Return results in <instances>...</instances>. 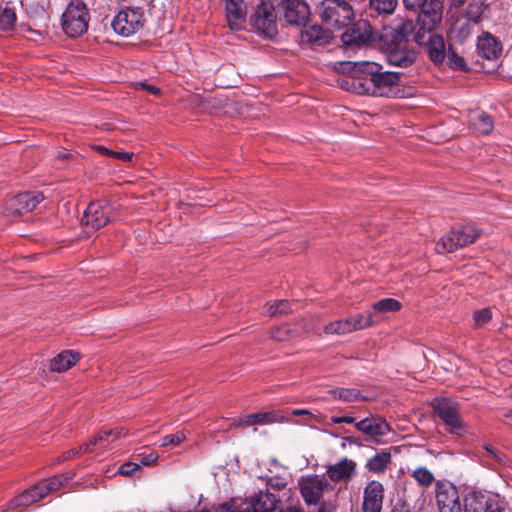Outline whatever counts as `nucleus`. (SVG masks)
Returning a JSON list of instances; mask_svg holds the SVG:
<instances>
[{
    "label": "nucleus",
    "mask_w": 512,
    "mask_h": 512,
    "mask_svg": "<svg viewBox=\"0 0 512 512\" xmlns=\"http://www.w3.org/2000/svg\"><path fill=\"white\" fill-rule=\"evenodd\" d=\"M334 70L345 77L340 85L356 94L381 97L384 95V72L382 65L373 61H339Z\"/></svg>",
    "instance_id": "f257e3e1"
},
{
    "label": "nucleus",
    "mask_w": 512,
    "mask_h": 512,
    "mask_svg": "<svg viewBox=\"0 0 512 512\" xmlns=\"http://www.w3.org/2000/svg\"><path fill=\"white\" fill-rule=\"evenodd\" d=\"M389 40H386V61L398 67H408L416 59V52L409 43L415 29L413 22L406 17H397L390 21Z\"/></svg>",
    "instance_id": "f03ea898"
},
{
    "label": "nucleus",
    "mask_w": 512,
    "mask_h": 512,
    "mask_svg": "<svg viewBox=\"0 0 512 512\" xmlns=\"http://www.w3.org/2000/svg\"><path fill=\"white\" fill-rule=\"evenodd\" d=\"M374 311L366 313H358L328 323L324 326L323 331L326 334L344 335L357 330L365 329L381 320V316L377 313L384 312V299L379 300L373 306Z\"/></svg>",
    "instance_id": "7ed1b4c3"
},
{
    "label": "nucleus",
    "mask_w": 512,
    "mask_h": 512,
    "mask_svg": "<svg viewBox=\"0 0 512 512\" xmlns=\"http://www.w3.org/2000/svg\"><path fill=\"white\" fill-rule=\"evenodd\" d=\"M317 13L327 26L337 30L350 24L354 17L352 6L345 0H323Z\"/></svg>",
    "instance_id": "20e7f679"
},
{
    "label": "nucleus",
    "mask_w": 512,
    "mask_h": 512,
    "mask_svg": "<svg viewBox=\"0 0 512 512\" xmlns=\"http://www.w3.org/2000/svg\"><path fill=\"white\" fill-rule=\"evenodd\" d=\"M418 8H420V12L416 22L417 30L414 34V41L421 44L427 34L434 33L442 20L443 5L440 0H428Z\"/></svg>",
    "instance_id": "39448f33"
},
{
    "label": "nucleus",
    "mask_w": 512,
    "mask_h": 512,
    "mask_svg": "<svg viewBox=\"0 0 512 512\" xmlns=\"http://www.w3.org/2000/svg\"><path fill=\"white\" fill-rule=\"evenodd\" d=\"M89 13L82 1L70 2L62 15V27L70 37H79L88 29Z\"/></svg>",
    "instance_id": "423d86ee"
},
{
    "label": "nucleus",
    "mask_w": 512,
    "mask_h": 512,
    "mask_svg": "<svg viewBox=\"0 0 512 512\" xmlns=\"http://www.w3.org/2000/svg\"><path fill=\"white\" fill-rule=\"evenodd\" d=\"M432 407L449 432L461 435L466 431V426L459 414V406L455 401L448 398L434 399Z\"/></svg>",
    "instance_id": "0eeeda50"
},
{
    "label": "nucleus",
    "mask_w": 512,
    "mask_h": 512,
    "mask_svg": "<svg viewBox=\"0 0 512 512\" xmlns=\"http://www.w3.org/2000/svg\"><path fill=\"white\" fill-rule=\"evenodd\" d=\"M111 25L115 33L128 37L142 29L144 16L138 9L124 8L114 16Z\"/></svg>",
    "instance_id": "6e6552de"
},
{
    "label": "nucleus",
    "mask_w": 512,
    "mask_h": 512,
    "mask_svg": "<svg viewBox=\"0 0 512 512\" xmlns=\"http://www.w3.org/2000/svg\"><path fill=\"white\" fill-rule=\"evenodd\" d=\"M299 489L307 505H317L325 492L333 491L334 487L327 481L325 475H309L299 480Z\"/></svg>",
    "instance_id": "1a4fd4ad"
},
{
    "label": "nucleus",
    "mask_w": 512,
    "mask_h": 512,
    "mask_svg": "<svg viewBox=\"0 0 512 512\" xmlns=\"http://www.w3.org/2000/svg\"><path fill=\"white\" fill-rule=\"evenodd\" d=\"M435 501L438 512H463L459 492L451 482H436Z\"/></svg>",
    "instance_id": "9d476101"
},
{
    "label": "nucleus",
    "mask_w": 512,
    "mask_h": 512,
    "mask_svg": "<svg viewBox=\"0 0 512 512\" xmlns=\"http://www.w3.org/2000/svg\"><path fill=\"white\" fill-rule=\"evenodd\" d=\"M274 6L269 1L260 2L250 16L251 25L269 38L277 34Z\"/></svg>",
    "instance_id": "9b49d317"
},
{
    "label": "nucleus",
    "mask_w": 512,
    "mask_h": 512,
    "mask_svg": "<svg viewBox=\"0 0 512 512\" xmlns=\"http://www.w3.org/2000/svg\"><path fill=\"white\" fill-rule=\"evenodd\" d=\"M112 219V207L107 201L91 202L86 208L82 222L88 228L98 230Z\"/></svg>",
    "instance_id": "f8f14e48"
},
{
    "label": "nucleus",
    "mask_w": 512,
    "mask_h": 512,
    "mask_svg": "<svg viewBox=\"0 0 512 512\" xmlns=\"http://www.w3.org/2000/svg\"><path fill=\"white\" fill-rule=\"evenodd\" d=\"M126 436V432L123 428H117L115 430H107L99 432L94 438H92L89 442L82 445L79 450H70L64 454V460L70 459L77 454L85 453V452H93L96 450H104L108 447L109 443L122 437Z\"/></svg>",
    "instance_id": "ddd939ff"
},
{
    "label": "nucleus",
    "mask_w": 512,
    "mask_h": 512,
    "mask_svg": "<svg viewBox=\"0 0 512 512\" xmlns=\"http://www.w3.org/2000/svg\"><path fill=\"white\" fill-rule=\"evenodd\" d=\"M341 40L345 46H363L371 45L375 36L370 23L361 19L341 35Z\"/></svg>",
    "instance_id": "4468645a"
},
{
    "label": "nucleus",
    "mask_w": 512,
    "mask_h": 512,
    "mask_svg": "<svg viewBox=\"0 0 512 512\" xmlns=\"http://www.w3.org/2000/svg\"><path fill=\"white\" fill-rule=\"evenodd\" d=\"M279 498L269 491H259L246 498L244 512H277Z\"/></svg>",
    "instance_id": "2eb2a0df"
},
{
    "label": "nucleus",
    "mask_w": 512,
    "mask_h": 512,
    "mask_svg": "<svg viewBox=\"0 0 512 512\" xmlns=\"http://www.w3.org/2000/svg\"><path fill=\"white\" fill-rule=\"evenodd\" d=\"M282 9L285 19L296 25L305 24L310 15V10L303 0H282Z\"/></svg>",
    "instance_id": "dca6fc26"
},
{
    "label": "nucleus",
    "mask_w": 512,
    "mask_h": 512,
    "mask_svg": "<svg viewBox=\"0 0 512 512\" xmlns=\"http://www.w3.org/2000/svg\"><path fill=\"white\" fill-rule=\"evenodd\" d=\"M384 488L380 482L371 481L367 484L363 493V512H381Z\"/></svg>",
    "instance_id": "f3484780"
},
{
    "label": "nucleus",
    "mask_w": 512,
    "mask_h": 512,
    "mask_svg": "<svg viewBox=\"0 0 512 512\" xmlns=\"http://www.w3.org/2000/svg\"><path fill=\"white\" fill-rule=\"evenodd\" d=\"M356 474V463L348 458L328 466L326 476L333 482H349Z\"/></svg>",
    "instance_id": "a211bd4d"
},
{
    "label": "nucleus",
    "mask_w": 512,
    "mask_h": 512,
    "mask_svg": "<svg viewBox=\"0 0 512 512\" xmlns=\"http://www.w3.org/2000/svg\"><path fill=\"white\" fill-rule=\"evenodd\" d=\"M225 11L229 28L231 30H240L246 17L243 0H225Z\"/></svg>",
    "instance_id": "6ab92c4d"
},
{
    "label": "nucleus",
    "mask_w": 512,
    "mask_h": 512,
    "mask_svg": "<svg viewBox=\"0 0 512 512\" xmlns=\"http://www.w3.org/2000/svg\"><path fill=\"white\" fill-rule=\"evenodd\" d=\"M477 49L481 57L487 60H494L501 55L502 44L493 35L485 33L478 37Z\"/></svg>",
    "instance_id": "aec40b11"
},
{
    "label": "nucleus",
    "mask_w": 512,
    "mask_h": 512,
    "mask_svg": "<svg viewBox=\"0 0 512 512\" xmlns=\"http://www.w3.org/2000/svg\"><path fill=\"white\" fill-rule=\"evenodd\" d=\"M283 417L276 412H259L249 414L231 424V427L265 425L276 422H282Z\"/></svg>",
    "instance_id": "412c9836"
},
{
    "label": "nucleus",
    "mask_w": 512,
    "mask_h": 512,
    "mask_svg": "<svg viewBox=\"0 0 512 512\" xmlns=\"http://www.w3.org/2000/svg\"><path fill=\"white\" fill-rule=\"evenodd\" d=\"M420 45H427L428 55L432 62L441 63L446 56L444 40L437 34H427Z\"/></svg>",
    "instance_id": "4be33fe9"
},
{
    "label": "nucleus",
    "mask_w": 512,
    "mask_h": 512,
    "mask_svg": "<svg viewBox=\"0 0 512 512\" xmlns=\"http://www.w3.org/2000/svg\"><path fill=\"white\" fill-rule=\"evenodd\" d=\"M494 495L483 494L482 492H470L465 498L463 507L464 512H485L490 500Z\"/></svg>",
    "instance_id": "5701e85b"
},
{
    "label": "nucleus",
    "mask_w": 512,
    "mask_h": 512,
    "mask_svg": "<svg viewBox=\"0 0 512 512\" xmlns=\"http://www.w3.org/2000/svg\"><path fill=\"white\" fill-rule=\"evenodd\" d=\"M43 199V194L38 191L21 193L15 199L16 211L18 213L32 211Z\"/></svg>",
    "instance_id": "b1692460"
},
{
    "label": "nucleus",
    "mask_w": 512,
    "mask_h": 512,
    "mask_svg": "<svg viewBox=\"0 0 512 512\" xmlns=\"http://www.w3.org/2000/svg\"><path fill=\"white\" fill-rule=\"evenodd\" d=\"M80 359V354L66 350L58 354L50 362V369L55 372H64L70 369Z\"/></svg>",
    "instance_id": "393cba45"
},
{
    "label": "nucleus",
    "mask_w": 512,
    "mask_h": 512,
    "mask_svg": "<svg viewBox=\"0 0 512 512\" xmlns=\"http://www.w3.org/2000/svg\"><path fill=\"white\" fill-rule=\"evenodd\" d=\"M355 426L375 443H381L382 427L376 418H365L357 422Z\"/></svg>",
    "instance_id": "a878e982"
},
{
    "label": "nucleus",
    "mask_w": 512,
    "mask_h": 512,
    "mask_svg": "<svg viewBox=\"0 0 512 512\" xmlns=\"http://www.w3.org/2000/svg\"><path fill=\"white\" fill-rule=\"evenodd\" d=\"M454 235L460 242L461 248L474 243L480 236V230L475 225L468 224L454 228Z\"/></svg>",
    "instance_id": "bb28decb"
},
{
    "label": "nucleus",
    "mask_w": 512,
    "mask_h": 512,
    "mask_svg": "<svg viewBox=\"0 0 512 512\" xmlns=\"http://www.w3.org/2000/svg\"><path fill=\"white\" fill-rule=\"evenodd\" d=\"M68 481V478L63 475L54 476L50 479L43 480L36 484V491L42 494L43 498L50 493L58 491L64 483Z\"/></svg>",
    "instance_id": "cd10ccee"
},
{
    "label": "nucleus",
    "mask_w": 512,
    "mask_h": 512,
    "mask_svg": "<svg viewBox=\"0 0 512 512\" xmlns=\"http://www.w3.org/2000/svg\"><path fill=\"white\" fill-rule=\"evenodd\" d=\"M402 73L386 71V97L403 98L404 90L396 86L401 79Z\"/></svg>",
    "instance_id": "c85d7f7f"
},
{
    "label": "nucleus",
    "mask_w": 512,
    "mask_h": 512,
    "mask_svg": "<svg viewBox=\"0 0 512 512\" xmlns=\"http://www.w3.org/2000/svg\"><path fill=\"white\" fill-rule=\"evenodd\" d=\"M456 234L454 228L445 234L440 240L436 243L435 250L438 253H451L455 250L461 248L460 242L454 236Z\"/></svg>",
    "instance_id": "c756f323"
},
{
    "label": "nucleus",
    "mask_w": 512,
    "mask_h": 512,
    "mask_svg": "<svg viewBox=\"0 0 512 512\" xmlns=\"http://www.w3.org/2000/svg\"><path fill=\"white\" fill-rule=\"evenodd\" d=\"M43 498L42 494L39 491H36V485L21 493L17 497L14 498L13 503L15 506H23L27 507L31 504L41 500Z\"/></svg>",
    "instance_id": "7c9ffc66"
},
{
    "label": "nucleus",
    "mask_w": 512,
    "mask_h": 512,
    "mask_svg": "<svg viewBox=\"0 0 512 512\" xmlns=\"http://www.w3.org/2000/svg\"><path fill=\"white\" fill-rule=\"evenodd\" d=\"M16 13L14 9L6 6L0 8V30L12 31L16 25Z\"/></svg>",
    "instance_id": "2f4dec72"
},
{
    "label": "nucleus",
    "mask_w": 512,
    "mask_h": 512,
    "mask_svg": "<svg viewBox=\"0 0 512 512\" xmlns=\"http://www.w3.org/2000/svg\"><path fill=\"white\" fill-rule=\"evenodd\" d=\"M412 477L422 487H429L434 482L435 478L431 471L425 467H418L412 472Z\"/></svg>",
    "instance_id": "473e14b6"
},
{
    "label": "nucleus",
    "mask_w": 512,
    "mask_h": 512,
    "mask_svg": "<svg viewBox=\"0 0 512 512\" xmlns=\"http://www.w3.org/2000/svg\"><path fill=\"white\" fill-rule=\"evenodd\" d=\"M474 125L475 129L481 134H489L494 127L492 118L484 112L477 113Z\"/></svg>",
    "instance_id": "72a5a7b5"
},
{
    "label": "nucleus",
    "mask_w": 512,
    "mask_h": 512,
    "mask_svg": "<svg viewBox=\"0 0 512 512\" xmlns=\"http://www.w3.org/2000/svg\"><path fill=\"white\" fill-rule=\"evenodd\" d=\"M296 335L297 331L290 329L286 324L273 329L271 332V337L279 342L286 341Z\"/></svg>",
    "instance_id": "f704fd0d"
},
{
    "label": "nucleus",
    "mask_w": 512,
    "mask_h": 512,
    "mask_svg": "<svg viewBox=\"0 0 512 512\" xmlns=\"http://www.w3.org/2000/svg\"><path fill=\"white\" fill-rule=\"evenodd\" d=\"M448 65L452 68L459 70H467V64L463 57L458 55L451 47H449L446 52V56Z\"/></svg>",
    "instance_id": "c9c22d12"
},
{
    "label": "nucleus",
    "mask_w": 512,
    "mask_h": 512,
    "mask_svg": "<svg viewBox=\"0 0 512 512\" xmlns=\"http://www.w3.org/2000/svg\"><path fill=\"white\" fill-rule=\"evenodd\" d=\"M332 394L335 398L346 402H354L360 398V394L356 389L338 388L333 390Z\"/></svg>",
    "instance_id": "e433bc0d"
},
{
    "label": "nucleus",
    "mask_w": 512,
    "mask_h": 512,
    "mask_svg": "<svg viewBox=\"0 0 512 512\" xmlns=\"http://www.w3.org/2000/svg\"><path fill=\"white\" fill-rule=\"evenodd\" d=\"M95 149L101 154L122 160L124 162H129L133 158V153L113 151L103 146H96Z\"/></svg>",
    "instance_id": "4c0bfd02"
},
{
    "label": "nucleus",
    "mask_w": 512,
    "mask_h": 512,
    "mask_svg": "<svg viewBox=\"0 0 512 512\" xmlns=\"http://www.w3.org/2000/svg\"><path fill=\"white\" fill-rule=\"evenodd\" d=\"M475 326L481 328L487 325L492 319V312L489 308L478 310L474 313Z\"/></svg>",
    "instance_id": "58836bf2"
},
{
    "label": "nucleus",
    "mask_w": 512,
    "mask_h": 512,
    "mask_svg": "<svg viewBox=\"0 0 512 512\" xmlns=\"http://www.w3.org/2000/svg\"><path fill=\"white\" fill-rule=\"evenodd\" d=\"M367 468L370 471L380 472L384 470V452L377 453L373 458L367 462Z\"/></svg>",
    "instance_id": "ea45409f"
},
{
    "label": "nucleus",
    "mask_w": 512,
    "mask_h": 512,
    "mask_svg": "<svg viewBox=\"0 0 512 512\" xmlns=\"http://www.w3.org/2000/svg\"><path fill=\"white\" fill-rule=\"evenodd\" d=\"M485 512H509V510L507 504L499 499L497 495H494Z\"/></svg>",
    "instance_id": "a19ab883"
},
{
    "label": "nucleus",
    "mask_w": 512,
    "mask_h": 512,
    "mask_svg": "<svg viewBox=\"0 0 512 512\" xmlns=\"http://www.w3.org/2000/svg\"><path fill=\"white\" fill-rule=\"evenodd\" d=\"M185 440V434L183 432H177L176 434L166 435L161 438L160 446L165 447L168 445H178Z\"/></svg>",
    "instance_id": "79ce46f5"
},
{
    "label": "nucleus",
    "mask_w": 512,
    "mask_h": 512,
    "mask_svg": "<svg viewBox=\"0 0 512 512\" xmlns=\"http://www.w3.org/2000/svg\"><path fill=\"white\" fill-rule=\"evenodd\" d=\"M370 16H384V0H369Z\"/></svg>",
    "instance_id": "37998d69"
},
{
    "label": "nucleus",
    "mask_w": 512,
    "mask_h": 512,
    "mask_svg": "<svg viewBox=\"0 0 512 512\" xmlns=\"http://www.w3.org/2000/svg\"><path fill=\"white\" fill-rule=\"evenodd\" d=\"M139 464L134 462H127L122 464L118 468V473L124 476H131L136 470H138Z\"/></svg>",
    "instance_id": "c03bdc74"
},
{
    "label": "nucleus",
    "mask_w": 512,
    "mask_h": 512,
    "mask_svg": "<svg viewBox=\"0 0 512 512\" xmlns=\"http://www.w3.org/2000/svg\"><path fill=\"white\" fill-rule=\"evenodd\" d=\"M306 35L309 37V40L313 42H319L325 38L322 36V29L318 26H311L306 30Z\"/></svg>",
    "instance_id": "a18cd8bd"
},
{
    "label": "nucleus",
    "mask_w": 512,
    "mask_h": 512,
    "mask_svg": "<svg viewBox=\"0 0 512 512\" xmlns=\"http://www.w3.org/2000/svg\"><path fill=\"white\" fill-rule=\"evenodd\" d=\"M138 456H142V458L140 460V464H142L144 466H148L150 464L155 463L158 458V455L155 452H151L147 455L139 454Z\"/></svg>",
    "instance_id": "49530a36"
},
{
    "label": "nucleus",
    "mask_w": 512,
    "mask_h": 512,
    "mask_svg": "<svg viewBox=\"0 0 512 512\" xmlns=\"http://www.w3.org/2000/svg\"><path fill=\"white\" fill-rule=\"evenodd\" d=\"M402 307V304L396 300V299H392V298H386V312L387 311H398L400 310Z\"/></svg>",
    "instance_id": "de8ad7c7"
},
{
    "label": "nucleus",
    "mask_w": 512,
    "mask_h": 512,
    "mask_svg": "<svg viewBox=\"0 0 512 512\" xmlns=\"http://www.w3.org/2000/svg\"><path fill=\"white\" fill-rule=\"evenodd\" d=\"M267 484L277 490H281L286 486V482L281 478H270Z\"/></svg>",
    "instance_id": "09e8293b"
},
{
    "label": "nucleus",
    "mask_w": 512,
    "mask_h": 512,
    "mask_svg": "<svg viewBox=\"0 0 512 512\" xmlns=\"http://www.w3.org/2000/svg\"><path fill=\"white\" fill-rule=\"evenodd\" d=\"M331 421L334 424H340V423L352 424L355 422V419L351 416H339V417H332Z\"/></svg>",
    "instance_id": "8fccbe9b"
},
{
    "label": "nucleus",
    "mask_w": 512,
    "mask_h": 512,
    "mask_svg": "<svg viewBox=\"0 0 512 512\" xmlns=\"http://www.w3.org/2000/svg\"><path fill=\"white\" fill-rule=\"evenodd\" d=\"M277 308L279 310V314H286L291 309L289 302L286 300L277 301Z\"/></svg>",
    "instance_id": "3c124183"
},
{
    "label": "nucleus",
    "mask_w": 512,
    "mask_h": 512,
    "mask_svg": "<svg viewBox=\"0 0 512 512\" xmlns=\"http://www.w3.org/2000/svg\"><path fill=\"white\" fill-rule=\"evenodd\" d=\"M391 512H410L409 506L405 502H397Z\"/></svg>",
    "instance_id": "603ef678"
},
{
    "label": "nucleus",
    "mask_w": 512,
    "mask_h": 512,
    "mask_svg": "<svg viewBox=\"0 0 512 512\" xmlns=\"http://www.w3.org/2000/svg\"><path fill=\"white\" fill-rule=\"evenodd\" d=\"M485 450L487 451V453L489 455H491V457H493L494 459L498 460V461H501L502 460V457H501V453L496 450L495 448H493L492 446L490 445H486L485 446Z\"/></svg>",
    "instance_id": "864d4df0"
},
{
    "label": "nucleus",
    "mask_w": 512,
    "mask_h": 512,
    "mask_svg": "<svg viewBox=\"0 0 512 512\" xmlns=\"http://www.w3.org/2000/svg\"><path fill=\"white\" fill-rule=\"evenodd\" d=\"M398 5V0H386V15L392 14Z\"/></svg>",
    "instance_id": "5fc2aeb1"
},
{
    "label": "nucleus",
    "mask_w": 512,
    "mask_h": 512,
    "mask_svg": "<svg viewBox=\"0 0 512 512\" xmlns=\"http://www.w3.org/2000/svg\"><path fill=\"white\" fill-rule=\"evenodd\" d=\"M139 86L143 89V90H146L152 94H159L160 92V89L158 87H155V86H152V85H149L147 83H139Z\"/></svg>",
    "instance_id": "6e6d98bb"
},
{
    "label": "nucleus",
    "mask_w": 512,
    "mask_h": 512,
    "mask_svg": "<svg viewBox=\"0 0 512 512\" xmlns=\"http://www.w3.org/2000/svg\"><path fill=\"white\" fill-rule=\"evenodd\" d=\"M201 512H210V511H207V510H202ZM216 512H236L231 505L227 504V503H224L223 505H221Z\"/></svg>",
    "instance_id": "4d7b16f0"
},
{
    "label": "nucleus",
    "mask_w": 512,
    "mask_h": 512,
    "mask_svg": "<svg viewBox=\"0 0 512 512\" xmlns=\"http://www.w3.org/2000/svg\"><path fill=\"white\" fill-rule=\"evenodd\" d=\"M267 313L270 316H274L276 314H279V310L277 308V301L275 303L269 304V306L267 308Z\"/></svg>",
    "instance_id": "13d9d810"
},
{
    "label": "nucleus",
    "mask_w": 512,
    "mask_h": 512,
    "mask_svg": "<svg viewBox=\"0 0 512 512\" xmlns=\"http://www.w3.org/2000/svg\"><path fill=\"white\" fill-rule=\"evenodd\" d=\"M292 415H294V416L311 415V412L306 409H295L292 411Z\"/></svg>",
    "instance_id": "bf43d9fd"
},
{
    "label": "nucleus",
    "mask_w": 512,
    "mask_h": 512,
    "mask_svg": "<svg viewBox=\"0 0 512 512\" xmlns=\"http://www.w3.org/2000/svg\"><path fill=\"white\" fill-rule=\"evenodd\" d=\"M277 512H302V511L299 508H297V507L290 506V507H288V508H286L284 510L280 509Z\"/></svg>",
    "instance_id": "052dcab7"
},
{
    "label": "nucleus",
    "mask_w": 512,
    "mask_h": 512,
    "mask_svg": "<svg viewBox=\"0 0 512 512\" xmlns=\"http://www.w3.org/2000/svg\"><path fill=\"white\" fill-rule=\"evenodd\" d=\"M58 156H59L60 158L65 159V158H67V156H68V152H67L66 150L60 151V152H59V154H58Z\"/></svg>",
    "instance_id": "680f3d73"
},
{
    "label": "nucleus",
    "mask_w": 512,
    "mask_h": 512,
    "mask_svg": "<svg viewBox=\"0 0 512 512\" xmlns=\"http://www.w3.org/2000/svg\"><path fill=\"white\" fill-rule=\"evenodd\" d=\"M504 416H505L506 418H510V417L512 418V412H508V413H506Z\"/></svg>",
    "instance_id": "e2e57ef3"
},
{
    "label": "nucleus",
    "mask_w": 512,
    "mask_h": 512,
    "mask_svg": "<svg viewBox=\"0 0 512 512\" xmlns=\"http://www.w3.org/2000/svg\"><path fill=\"white\" fill-rule=\"evenodd\" d=\"M385 457H386V462H387L389 460V458H390V454L386 453Z\"/></svg>",
    "instance_id": "0e129e2a"
}]
</instances>
